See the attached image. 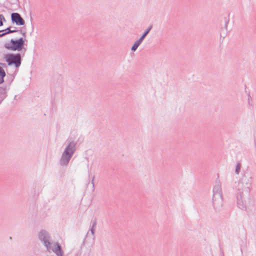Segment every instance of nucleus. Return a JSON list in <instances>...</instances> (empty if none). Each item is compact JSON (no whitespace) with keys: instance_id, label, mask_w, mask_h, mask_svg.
I'll list each match as a JSON object with an SVG mask.
<instances>
[{"instance_id":"1","label":"nucleus","mask_w":256,"mask_h":256,"mask_svg":"<svg viewBox=\"0 0 256 256\" xmlns=\"http://www.w3.org/2000/svg\"><path fill=\"white\" fill-rule=\"evenodd\" d=\"M76 143L71 142L66 148L60 160L62 166H66L76 150Z\"/></svg>"},{"instance_id":"2","label":"nucleus","mask_w":256,"mask_h":256,"mask_svg":"<svg viewBox=\"0 0 256 256\" xmlns=\"http://www.w3.org/2000/svg\"><path fill=\"white\" fill-rule=\"evenodd\" d=\"M212 203L216 210H219L222 206V197L221 186L219 184H216L213 189Z\"/></svg>"},{"instance_id":"3","label":"nucleus","mask_w":256,"mask_h":256,"mask_svg":"<svg viewBox=\"0 0 256 256\" xmlns=\"http://www.w3.org/2000/svg\"><path fill=\"white\" fill-rule=\"evenodd\" d=\"M5 60L8 66H14L18 68L22 63V56L20 54H8L6 55Z\"/></svg>"},{"instance_id":"4","label":"nucleus","mask_w":256,"mask_h":256,"mask_svg":"<svg viewBox=\"0 0 256 256\" xmlns=\"http://www.w3.org/2000/svg\"><path fill=\"white\" fill-rule=\"evenodd\" d=\"M10 43L12 44V45L9 43H6L4 44L5 48L14 51H20L24 46V41L22 38H20L19 39L16 40L12 39L10 40Z\"/></svg>"},{"instance_id":"5","label":"nucleus","mask_w":256,"mask_h":256,"mask_svg":"<svg viewBox=\"0 0 256 256\" xmlns=\"http://www.w3.org/2000/svg\"><path fill=\"white\" fill-rule=\"evenodd\" d=\"M252 183V177L248 173L244 174L238 184V190H246L248 191L249 186Z\"/></svg>"},{"instance_id":"6","label":"nucleus","mask_w":256,"mask_h":256,"mask_svg":"<svg viewBox=\"0 0 256 256\" xmlns=\"http://www.w3.org/2000/svg\"><path fill=\"white\" fill-rule=\"evenodd\" d=\"M39 239L43 242L47 250L50 251L52 250V246L50 242V236L49 234L46 230H42L38 234ZM53 246V245L52 246Z\"/></svg>"},{"instance_id":"7","label":"nucleus","mask_w":256,"mask_h":256,"mask_svg":"<svg viewBox=\"0 0 256 256\" xmlns=\"http://www.w3.org/2000/svg\"><path fill=\"white\" fill-rule=\"evenodd\" d=\"M11 20L12 22L15 23L17 26H23L25 22L20 14L13 12L11 14Z\"/></svg>"},{"instance_id":"8","label":"nucleus","mask_w":256,"mask_h":256,"mask_svg":"<svg viewBox=\"0 0 256 256\" xmlns=\"http://www.w3.org/2000/svg\"><path fill=\"white\" fill-rule=\"evenodd\" d=\"M52 250L57 256H64V252L62 250V247L58 242H56L53 244L52 248Z\"/></svg>"},{"instance_id":"9","label":"nucleus","mask_w":256,"mask_h":256,"mask_svg":"<svg viewBox=\"0 0 256 256\" xmlns=\"http://www.w3.org/2000/svg\"><path fill=\"white\" fill-rule=\"evenodd\" d=\"M244 198L240 195V198L238 199V204L239 208L241 209H247L248 207V203L246 202V200L244 202Z\"/></svg>"},{"instance_id":"10","label":"nucleus","mask_w":256,"mask_h":256,"mask_svg":"<svg viewBox=\"0 0 256 256\" xmlns=\"http://www.w3.org/2000/svg\"><path fill=\"white\" fill-rule=\"evenodd\" d=\"M3 32H2L1 34H0V37L4 36L11 34L14 33V31H11V30L10 29V28H7L6 29L4 30H2Z\"/></svg>"},{"instance_id":"11","label":"nucleus","mask_w":256,"mask_h":256,"mask_svg":"<svg viewBox=\"0 0 256 256\" xmlns=\"http://www.w3.org/2000/svg\"><path fill=\"white\" fill-rule=\"evenodd\" d=\"M152 28V25L150 26L143 33L142 35L140 36V38L144 40V38L146 36V35L149 33L150 31L151 30Z\"/></svg>"},{"instance_id":"12","label":"nucleus","mask_w":256,"mask_h":256,"mask_svg":"<svg viewBox=\"0 0 256 256\" xmlns=\"http://www.w3.org/2000/svg\"><path fill=\"white\" fill-rule=\"evenodd\" d=\"M6 76V72L2 67L0 66V80H4V77Z\"/></svg>"},{"instance_id":"13","label":"nucleus","mask_w":256,"mask_h":256,"mask_svg":"<svg viewBox=\"0 0 256 256\" xmlns=\"http://www.w3.org/2000/svg\"><path fill=\"white\" fill-rule=\"evenodd\" d=\"M241 168V165L240 163H237L236 167L235 170V173L236 174H240V170Z\"/></svg>"},{"instance_id":"14","label":"nucleus","mask_w":256,"mask_h":256,"mask_svg":"<svg viewBox=\"0 0 256 256\" xmlns=\"http://www.w3.org/2000/svg\"><path fill=\"white\" fill-rule=\"evenodd\" d=\"M139 44H138V42H136L134 44H133V46H132V48H131V50L132 51H136V50L138 48L139 46Z\"/></svg>"},{"instance_id":"15","label":"nucleus","mask_w":256,"mask_h":256,"mask_svg":"<svg viewBox=\"0 0 256 256\" xmlns=\"http://www.w3.org/2000/svg\"><path fill=\"white\" fill-rule=\"evenodd\" d=\"M6 86H0V94H4L6 92Z\"/></svg>"},{"instance_id":"16","label":"nucleus","mask_w":256,"mask_h":256,"mask_svg":"<svg viewBox=\"0 0 256 256\" xmlns=\"http://www.w3.org/2000/svg\"><path fill=\"white\" fill-rule=\"evenodd\" d=\"M96 228H94V227H92V228L90 229V232H91V233L92 235L94 236V232H95V230H96Z\"/></svg>"},{"instance_id":"17","label":"nucleus","mask_w":256,"mask_h":256,"mask_svg":"<svg viewBox=\"0 0 256 256\" xmlns=\"http://www.w3.org/2000/svg\"><path fill=\"white\" fill-rule=\"evenodd\" d=\"M0 20H1L2 22V20L4 22L6 21L4 16L2 14H0Z\"/></svg>"},{"instance_id":"18","label":"nucleus","mask_w":256,"mask_h":256,"mask_svg":"<svg viewBox=\"0 0 256 256\" xmlns=\"http://www.w3.org/2000/svg\"><path fill=\"white\" fill-rule=\"evenodd\" d=\"M144 39H142V38H140L138 40H136V42H138V44H139V45H140L141 44V43L143 41Z\"/></svg>"},{"instance_id":"19","label":"nucleus","mask_w":256,"mask_h":256,"mask_svg":"<svg viewBox=\"0 0 256 256\" xmlns=\"http://www.w3.org/2000/svg\"><path fill=\"white\" fill-rule=\"evenodd\" d=\"M96 224H97V222H96V219H95V220L93 221V222H92V227L96 228Z\"/></svg>"},{"instance_id":"20","label":"nucleus","mask_w":256,"mask_h":256,"mask_svg":"<svg viewBox=\"0 0 256 256\" xmlns=\"http://www.w3.org/2000/svg\"><path fill=\"white\" fill-rule=\"evenodd\" d=\"M11 31H14V32H18L16 28H15V29H14V30H11Z\"/></svg>"},{"instance_id":"21","label":"nucleus","mask_w":256,"mask_h":256,"mask_svg":"<svg viewBox=\"0 0 256 256\" xmlns=\"http://www.w3.org/2000/svg\"><path fill=\"white\" fill-rule=\"evenodd\" d=\"M3 25V22L1 20H0V26H2Z\"/></svg>"},{"instance_id":"22","label":"nucleus","mask_w":256,"mask_h":256,"mask_svg":"<svg viewBox=\"0 0 256 256\" xmlns=\"http://www.w3.org/2000/svg\"><path fill=\"white\" fill-rule=\"evenodd\" d=\"M227 23H228V22H226V24H225V26H226V28L227 27Z\"/></svg>"},{"instance_id":"23","label":"nucleus","mask_w":256,"mask_h":256,"mask_svg":"<svg viewBox=\"0 0 256 256\" xmlns=\"http://www.w3.org/2000/svg\"><path fill=\"white\" fill-rule=\"evenodd\" d=\"M25 34H25V32L22 33V35H23L24 36H25Z\"/></svg>"},{"instance_id":"24","label":"nucleus","mask_w":256,"mask_h":256,"mask_svg":"<svg viewBox=\"0 0 256 256\" xmlns=\"http://www.w3.org/2000/svg\"><path fill=\"white\" fill-rule=\"evenodd\" d=\"M4 81H0V84H2Z\"/></svg>"},{"instance_id":"25","label":"nucleus","mask_w":256,"mask_h":256,"mask_svg":"<svg viewBox=\"0 0 256 256\" xmlns=\"http://www.w3.org/2000/svg\"><path fill=\"white\" fill-rule=\"evenodd\" d=\"M3 32V31L2 30H0V34H1L2 32Z\"/></svg>"},{"instance_id":"26","label":"nucleus","mask_w":256,"mask_h":256,"mask_svg":"<svg viewBox=\"0 0 256 256\" xmlns=\"http://www.w3.org/2000/svg\"><path fill=\"white\" fill-rule=\"evenodd\" d=\"M94 178L92 180V183L93 184Z\"/></svg>"}]
</instances>
